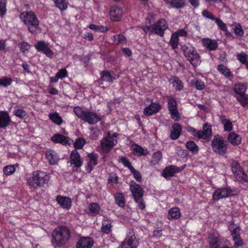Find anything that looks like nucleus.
Here are the masks:
<instances>
[{
  "label": "nucleus",
  "mask_w": 248,
  "mask_h": 248,
  "mask_svg": "<svg viewBox=\"0 0 248 248\" xmlns=\"http://www.w3.org/2000/svg\"><path fill=\"white\" fill-rule=\"evenodd\" d=\"M94 244L93 240L89 237H82L78 241L77 248H91Z\"/></svg>",
  "instance_id": "17"
},
{
  "label": "nucleus",
  "mask_w": 248,
  "mask_h": 248,
  "mask_svg": "<svg viewBox=\"0 0 248 248\" xmlns=\"http://www.w3.org/2000/svg\"><path fill=\"white\" fill-rule=\"evenodd\" d=\"M19 18L28 26V30L30 32L34 33L38 30L39 21L32 11L22 12L19 15Z\"/></svg>",
  "instance_id": "3"
},
{
  "label": "nucleus",
  "mask_w": 248,
  "mask_h": 248,
  "mask_svg": "<svg viewBox=\"0 0 248 248\" xmlns=\"http://www.w3.org/2000/svg\"><path fill=\"white\" fill-rule=\"evenodd\" d=\"M110 18L113 21H119L123 15V11L117 7H112L109 13Z\"/></svg>",
  "instance_id": "26"
},
{
  "label": "nucleus",
  "mask_w": 248,
  "mask_h": 248,
  "mask_svg": "<svg viewBox=\"0 0 248 248\" xmlns=\"http://www.w3.org/2000/svg\"><path fill=\"white\" fill-rule=\"evenodd\" d=\"M134 200L135 202L138 203V206L140 209L142 210L144 209L145 207V204L143 202V197H139L138 199H135Z\"/></svg>",
  "instance_id": "61"
},
{
  "label": "nucleus",
  "mask_w": 248,
  "mask_h": 248,
  "mask_svg": "<svg viewBox=\"0 0 248 248\" xmlns=\"http://www.w3.org/2000/svg\"><path fill=\"white\" fill-rule=\"evenodd\" d=\"M237 59L243 64H246L248 62V56L244 53H241L237 55Z\"/></svg>",
  "instance_id": "58"
},
{
  "label": "nucleus",
  "mask_w": 248,
  "mask_h": 248,
  "mask_svg": "<svg viewBox=\"0 0 248 248\" xmlns=\"http://www.w3.org/2000/svg\"><path fill=\"white\" fill-rule=\"evenodd\" d=\"M227 140L232 145H238L241 143L242 138L240 135L234 132H231L228 135Z\"/></svg>",
  "instance_id": "30"
},
{
  "label": "nucleus",
  "mask_w": 248,
  "mask_h": 248,
  "mask_svg": "<svg viewBox=\"0 0 248 248\" xmlns=\"http://www.w3.org/2000/svg\"><path fill=\"white\" fill-rule=\"evenodd\" d=\"M52 141L56 143H60L64 145H70L72 140L67 137H65L60 134L54 135L51 137Z\"/></svg>",
  "instance_id": "18"
},
{
  "label": "nucleus",
  "mask_w": 248,
  "mask_h": 248,
  "mask_svg": "<svg viewBox=\"0 0 248 248\" xmlns=\"http://www.w3.org/2000/svg\"><path fill=\"white\" fill-rule=\"evenodd\" d=\"M168 108L171 117L175 121H179L180 119V114L177 108V104L175 99L171 97H168Z\"/></svg>",
  "instance_id": "9"
},
{
  "label": "nucleus",
  "mask_w": 248,
  "mask_h": 248,
  "mask_svg": "<svg viewBox=\"0 0 248 248\" xmlns=\"http://www.w3.org/2000/svg\"><path fill=\"white\" fill-rule=\"evenodd\" d=\"M129 185L130 191L134 199L143 197V190L139 184H137L134 181L131 180Z\"/></svg>",
  "instance_id": "14"
},
{
  "label": "nucleus",
  "mask_w": 248,
  "mask_h": 248,
  "mask_svg": "<svg viewBox=\"0 0 248 248\" xmlns=\"http://www.w3.org/2000/svg\"><path fill=\"white\" fill-rule=\"evenodd\" d=\"M139 240L135 235L133 230H130L125 239V248H137Z\"/></svg>",
  "instance_id": "13"
},
{
  "label": "nucleus",
  "mask_w": 248,
  "mask_h": 248,
  "mask_svg": "<svg viewBox=\"0 0 248 248\" xmlns=\"http://www.w3.org/2000/svg\"><path fill=\"white\" fill-rule=\"evenodd\" d=\"M232 240L234 242V246L235 247L242 246L243 245V242L240 236L238 237L233 236Z\"/></svg>",
  "instance_id": "60"
},
{
  "label": "nucleus",
  "mask_w": 248,
  "mask_h": 248,
  "mask_svg": "<svg viewBox=\"0 0 248 248\" xmlns=\"http://www.w3.org/2000/svg\"><path fill=\"white\" fill-rule=\"evenodd\" d=\"M30 48V45L25 42H23L20 44V50L22 52L25 53L28 51Z\"/></svg>",
  "instance_id": "63"
},
{
  "label": "nucleus",
  "mask_w": 248,
  "mask_h": 248,
  "mask_svg": "<svg viewBox=\"0 0 248 248\" xmlns=\"http://www.w3.org/2000/svg\"><path fill=\"white\" fill-rule=\"evenodd\" d=\"M232 190L229 188H219L216 189L213 194V199L215 201L227 198L232 196Z\"/></svg>",
  "instance_id": "11"
},
{
  "label": "nucleus",
  "mask_w": 248,
  "mask_h": 248,
  "mask_svg": "<svg viewBox=\"0 0 248 248\" xmlns=\"http://www.w3.org/2000/svg\"><path fill=\"white\" fill-rule=\"evenodd\" d=\"M212 147L214 152L221 155L226 153L228 148L226 141L219 135L214 136L212 141Z\"/></svg>",
  "instance_id": "7"
},
{
  "label": "nucleus",
  "mask_w": 248,
  "mask_h": 248,
  "mask_svg": "<svg viewBox=\"0 0 248 248\" xmlns=\"http://www.w3.org/2000/svg\"><path fill=\"white\" fill-rule=\"evenodd\" d=\"M118 134L109 132L107 136L100 141V148L102 152L108 153L117 143Z\"/></svg>",
  "instance_id": "6"
},
{
  "label": "nucleus",
  "mask_w": 248,
  "mask_h": 248,
  "mask_svg": "<svg viewBox=\"0 0 248 248\" xmlns=\"http://www.w3.org/2000/svg\"><path fill=\"white\" fill-rule=\"evenodd\" d=\"M174 34H176V36L179 37V36H186L187 35V31L186 29H183L178 30L176 32H173Z\"/></svg>",
  "instance_id": "64"
},
{
  "label": "nucleus",
  "mask_w": 248,
  "mask_h": 248,
  "mask_svg": "<svg viewBox=\"0 0 248 248\" xmlns=\"http://www.w3.org/2000/svg\"><path fill=\"white\" fill-rule=\"evenodd\" d=\"M185 165L181 167L174 165L169 166L163 170L162 176L165 178L172 177L175 173L181 171L185 168Z\"/></svg>",
  "instance_id": "15"
},
{
  "label": "nucleus",
  "mask_w": 248,
  "mask_h": 248,
  "mask_svg": "<svg viewBox=\"0 0 248 248\" xmlns=\"http://www.w3.org/2000/svg\"><path fill=\"white\" fill-rule=\"evenodd\" d=\"M202 15L206 18L211 20H214L215 18H214L213 14L207 10H204L202 12Z\"/></svg>",
  "instance_id": "62"
},
{
  "label": "nucleus",
  "mask_w": 248,
  "mask_h": 248,
  "mask_svg": "<svg viewBox=\"0 0 248 248\" xmlns=\"http://www.w3.org/2000/svg\"><path fill=\"white\" fill-rule=\"evenodd\" d=\"M11 122V118L7 112L0 111V128H5Z\"/></svg>",
  "instance_id": "20"
},
{
  "label": "nucleus",
  "mask_w": 248,
  "mask_h": 248,
  "mask_svg": "<svg viewBox=\"0 0 248 248\" xmlns=\"http://www.w3.org/2000/svg\"><path fill=\"white\" fill-rule=\"evenodd\" d=\"M186 148L193 154H197L199 151V147L193 141H189L186 143Z\"/></svg>",
  "instance_id": "42"
},
{
  "label": "nucleus",
  "mask_w": 248,
  "mask_h": 248,
  "mask_svg": "<svg viewBox=\"0 0 248 248\" xmlns=\"http://www.w3.org/2000/svg\"><path fill=\"white\" fill-rule=\"evenodd\" d=\"M208 243L210 248H218L219 245L218 244V239L217 237H209Z\"/></svg>",
  "instance_id": "50"
},
{
  "label": "nucleus",
  "mask_w": 248,
  "mask_h": 248,
  "mask_svg": "<svg viewBox=\"0 0 248 248\" xmlns=\"http://www.w3.org/2000/svg\"><path fill=\"white\" fill-rule=\"evenodd\" d=\"M89 28L91 30L95 31H98L101 32H104L108 30V29L107 27H105L103 26H98L93 24L89 25Z\"/></svg>",
  "instance_id": "47"
},
{
  "label": "nucleus",
  "mask_w": 248,
  "mask_h": 248,
  "mask_svg": "<svg viewBox=\"0 0 248 248\" xmlns=\"http://www.w3.org/2000/svg\"><path fill=\"white\" fill-rule=\"evenodd\" d=\"M13 81L11 78L8 77H3L0 78V85L4 87H7L10 86Z\"/></svg>",
  "instance_id": "49"
},
{
  "label": "nucleus",
  "mask_w": 248,
  "mask_h": 248,
  "mask_svg": "<svg viewBox=\"0 0 248 248\" xmlns=\"http://www.w3.org/2000/svg\"><path fill=\"white\" fill-rule=\"evenodd\" d=\"M181 216L180 209L176 207H172L168 212V218L170 220L177 219Z\"/></svg>",
  "instance_id": "34"
},
{
  "label": "nucleus",
  "mask_w": 248,
  "mask_h": 248,
  "mask_svg": "<svg viewBox=\"0 0 248 248\" xmlns=\"http://www.w3.org/2000/svg\"><path fill=\"white\" fill-rule=\"evenodd\" d=\"M162 157V153L160 151H157L153 154L150 161L151 165H155L157 164L160 161Z\"/></svg>",
  "instance_id": "38"
},
{
  "label": "nucleus",
  "mask_w": 248,
  "mask_h": 248,
  "mask_svg": "<svg viewBox=\"0 0 248 248\" xmlns=\"http://www.w3.org/2000/svg\"><path fill=\"white\" fill-rule=\"evenodd\" d=\"M131 148L134 153L137 155H146L149 154L146 149H143L137 144H132Z\"/></svg>",
  "instance_id": "33"
},
{
  "label": "nucleus",
  "mask_w": 248,
  "mask_h": 248,
  "mask_svg": "<svg viewBox=\"0 0 248 248\" xmlns=\"http://www.w3.org/2000/svg\"><path fill=\"white\" fill-rule=\"evenodd\" d=\"M179 43V38L176 36V34L173 33L171 34L170 40L169 42V44L172 49H174L178 46Z\"/></svg>",
  "instance_id": "45"
},
{
  "label": "nucleus",
  "mask_w": 248,
  "mask_h": 248,
  "mask_svg": "<svg viewBox=\"0 0 248 248\" xmlns=\"http://www.w3.org/2000/svg\"><path fill=\"white\" fill-rule=\"evenodd\" d=\"M212 128L210 125L205 124L203 126V130L197 131L195 137L202 141H208L212 137Z\"/></svg>",
  "instance_id": "10"
},
{
  "label": "nucleus",
  "mask_w": 248,
  "mask_h": 248,
  "mask_svg": "<svg viewBox=\"0 0 248 248\" xmlns=\"http://www.w3.org/2000/svg\"><path fill=\"white\" fill-rule=\"evenodd\" d=\"M50 178L49 174L46 172L36 170L32 172V176L28 179L27 183L31 187L37 189L47 185Z\"/></svg>",
  "instance_id": "1"
},
{
  "label": "nucleus",
  "mask_w": 248,
  "mask_h": 248,
  "mask_svg": "<svg viewBox=\"0 0 248 248\" xmlns=\"http://www.w3.org/2000/svg\"><path fill=\"white\" fill-rule=\"evenodd\" d=\"M88 157L90 160L86 167V170L88 172H91L93 170V167L97 164L98 155L95 153H91L88 155Z\"/></svg>",
  "instance_id": "27"
},
{
  "label": "nucleus",
  "mask_w": 248,
  "mask_h": 248,
  "mask_svg": "<svg viewBox=\"0 0 248 248\" xmlns=\"http://www.w3.org/2000/svg\"><path fill=\"white\" fill-rule=\"evenodd\" d=\"M147 21H149V24H150L149 20H147L146 25L142 28V29L146 33L149 35L155 32L156 34L162 36L164 34V31L168 28L167 22L164 19H160L155 24L152 26L148 25Z\"/></svg>",
  "instance_id": "4"
},
{
  "label": "nucleus",
  "mask_w": 248,
  "mask_h": 248,
  "mask_svg": "<svg viewBox=\"0 0 248 248\" xmlns=\"http://www.w3.org/2000/svg\"><path fill=\"white\" fill-rule=\"evenodd\" d=\"M182 50L184 55L187 58L191 64L194 66L201 63L200 56L196 50L190 44H187L182 46Z\"/></svg>",
  "instance_id": "5"
},
{
  "label": "nucleus",
  "mask_w": 248,
  "mask_h": 248,
  "mask_svg": "<svg viewBox=\"0 0 248 248\" xmlns=\"http://www.w3.org/2000/svg\"><path fill=\"white\" fill-rule=\"evenodd\" d=\"M69 229L65 226H58L52 233V242L57 246H62L67 242L70 237Z\"/></svg>",
  "instance_id": "2"
},
{
  "label": "nucleus",
  "mask_w": 248,
  "mask_h": 248,
  "mask_svg": "<svg viewBox=\"0 0 248 248\" xmlns=\"http://www.w3.org/2000/svg\"><path fill=\"white\" fill-rule=\"evenodd\" d=\"M100 119L99 117L95 113L86 111L82 120L90 124H93L97 123Z\"/></svg>",
  "instance_id": "19"
},
{
  "label": "nucleus",
  "mask_w": 248,
  "mask_h": 248,
  "mask_svg": "<svg viewBox=\"0 0 248 248\" xmlns=\"http://www.w3.org/2000/svg\"><path fill=\"white\" fill-rule=\"evenodd\" d=\"M125 167L127 168L132 173L134 178L138 182H141L142 177L140 173L136 170L132 166L131 163L125 158Z\"/></svg>",
  "instance_id": "21"
},
{
  "label": "nucleus",
  "mask_w": 248,
  "mask_h": 248,
  "mask_svg": "<svg viewBox=\"0 0 248 248\" xmlns=\"http://www.w3.org/2000/svg\"><path fill=\"white\" fill-rule=\"evenodd\" d=\"M247 86L243 83H239L235 84L234 91L237 94L242 95L244 94L247 90Z\"/></svg>",
  "instance_id": "36"
},
{
  "label": "nucleus",
  "mask_w": 248,
  "mask_h": 248,
  "mask_svg": "<svg viewBox=\"0 0 248 248\" xmlns=\"http://www.w3.org/2000/svg\"><path fill=\"white\" fill-rule=\"evenodd\" d=\"M203 46L211 51L215 50L218 46V43L215 40L204 38L202 40Z\"/></svg>",
  "instance_id": "29"
},
{
  "label": "nucleus",
  "mask_w": 248,
  "mask_h": 248,
  "mask_svg": "<svg viewBox=\"0 0 248 248\" xmlns=\"http://www.w3.org/2000/svg\"><path fill=\"white\" fill-rule=\"evenodd\" d=\"M169 7L175 8H183L186 5V0H164Z\"/></svg>",
  "instance_id": "28"
},
{
  "label": "nucleus",
  "mask_w": 248,
  "mask_h": 248,
  "mask_svg": "<svg viewBox=\"0 0 248 248\" xmlns=\"http://www.w3.org/2000/svg\"><path fill=\"white\" fill-rule=\"evenodd\" d=\"M35 48L38 51L42 52L47 57H51L54 53L48 46L47 44L44 41H39L35 45Z\"/></svg>",
  "instance_id": "16"
},
{
  "label": "nucleus",
  "mask_w": 248,
  "mask_h": 248,
  "mask_svg": "<svg viewBox=\"0 0 248 248\" xmlns=\"http://www.w3.org/2000/svg\"><path fill=\"white\" fill-rule=\"evenodd\" d=\"M13 114L21 119H26L29 116L25 110L20 108L15 109L13 111Z\"/></svg>",
  "instance_id": "40"
},
{
  "label": "nucleus",
  "mask_w": 248,
  "mask_h": 248,
  "mask_svg": "<svg viewBox=\"0 0 248 248\" xmlns=\"http://www.w3.org/2000/svg\"><path fill=\"white\" fill-rule=\"evenodd\" d=\"M74 111L76 116H77L79 118L82 119L86 111H84L79 107H76L74 108Z\"/></svg>",
  "instance_id": "54"
},
{
  "label": "nucleus",
  "mask_w": 248,
  "mask_h": 248,
  "mask_svg": "<svg viewBox=\"0 0 248 248\" xmlns=\"http://www.w3.org/2000/svg\"><path fill=\"white\" fill-rule=\"evenodd\" d=\"M57 7L61 10L64 11L67 8V4L65 0H52Z\"/></svg>",
  "instance_id": "44"
},
{
  "label": "nucleus",
  "mask_w": 248,
  "mask_h": 248,
  "mask_svg": "<svg viewBox=\"0 0 248 248\" xmlns=\"http://www.w3.org/2000/svg\"><path fill=\"white\" fill-rule=\"evenodd\" d=\"M70 162L73 170L76 171L82 165L81 157L76 150H73L70 155Z\"/></svg>",
  "instance_id": "12"
},
{
  "label": "nucleus",
  "mask_w": 248,
  "mask_h": 248,
  "mask_svg": "<svg viewBox=\"0 0 248 248\" xmlns=\"http://www.w3.org/2000/svg\"><path fill=\"white\" fill-rule=\"evenodd\" d=\"M86 143L85 140L83 138H78L76 140V142L74 143V147L75 148V150L77 149H80L83 148V146Z\"/></svg>",
  "instance_id": "53"
},
{
  "label": "nucleus",
  "mask_w": 248,
  "mask_h": 248,
  "mask_svg": "<svg viewBox=\"0 0 248 248\" xmlns=\"http://www.w3.org/2000/svg\"><path fill=\"white\" fill-rule=\"evenodd\" d=\"M6 3L7 0H0V16L1 17L6 14Z\"/></svg>",
  "instance_id": "55"
},
{
  "label": "nucleus",
  "mask_w": 248,
  "mask_h": 248,
  "mask_svg": "<svg viewBox=\"0 0 248 248\" xmlns=\"http://www.w3.org/2000/svg\"><path fill=\"white\" fill-rule=\"evenodd\" d=\"M173 86L177 91H181L183 89L182 82L177 78H175L172 82Z\"/></svg>",
  "instance_id": "51"
},
{
  "label": "nucleus",
  "mask_w": 248,
  "mask_h": 248,
  "mask_svg": "<svg viewBox=\"0 0 248 248\" xmlns=\"http://www.w3.org/2000/svg\"><path fill=\"white\" fill-rule=\"evenodd\" d=\"M118 176L116 174H110L108 178V183L111 185L118 183Z\"/></svg>",
  "instance_id": "59"
},
{
  "label": "nucleus",
  "mask_w": 248,
  "mask_h": 248,
  "mask_svg": "<svg viewBox=\"0 0 248 248\" xmlns=\"http://www.w3.org/2000/svg\"><path fill=\"white\" fill-rule=\"evenodd\" d=\"M217 70L220 73L223 74L225 77L229 78H232V75L230 70L225 65L223 64H219L217 66Z\"/></svg>",
  "instance_id": "37"
},
{
  "label": "nucleus",
  "mask_w": 248,
  "mask_h": 248,
  "mask_svg": "<svg viewBox=\"0 0 248 248\" xmlns=\"http://www.w3.org/2000/svg\"><path fill=\"white\" fill-rule=\"evenodd\" d=\"M111 224L110 220H104L102 223L101 228L102 231L106 234L110 232L111 230Z\"/></svg>",
  "instance_id": "43"
},
{
  "label": "nucleus",
  "mask_w": 248,
  "mask_h": 248,
  "mask_svg": "<svg viewBox=\"0 0 248 248\" xmlns=\"http://www.w3.org/2000/svg\"><path fill=\"white\" fill-rule=\"evenodd\" d=\"M3 172L6 175H10L15 171V168L14 166L9 165L3 168Z\"/></svg>",
  "instance_id": "56"
},
{
  "label": "nucleus",
  "mask_w": 248,
  "mask_h": 248,
  "mask_svg": "<svg viewBox=\"0 0 248 248\" xmlns=\"http://www.w3.org/2000/svg\"><path fill=\"white\" fill-rule=\"evenodd\" d=\"M214 20L220 30L225 31L226 32H228V30L227 25L222 21V20H221L220 18H215Z\"/></svg>",
  "instance_id": "52"
},
{
  "label": "nucleus",
  "mask_w": 248,
  "mask_h": 248,
  "mask_svg": "<svg viewBox=\"0 0 248 248\" xmlns=\"http://www.w3.org/2000/svg\"><path fill=\"white\" fill-rule=\"evenodd\" d=\"M49 119L55 124L60 125H61L63 122V120H62V117L60 115L59 113L57 112H55L52 113H49L48 114Z\"/></svg>",
  "instance_id": "35"
},
{
  "label": "nucleus",
  "mask_w": 248,
  "mask_h": 248,
  "mask_svg": "<svg viewBox=\"0 0 248 248\" xmlns=\"http://www.w3.org/2000/svg\"><path fill=\"white\" fill-rule=\"evenodd\" d=\"M232 170L236 179L239 182H248V177L238 163L234 160L232 163Z\"/></svg>",
  "instance_id": "8"
},
{
  "label": "nucleus",
  "mask_w": 248,
  "mask_h": 248,
  "mask_svg": "<svg viewBox=\"0 0 248 248\" xmlns=\"http://www.w3.org/2000/svg\"><path fill=\"white\" fill-rule=\"evenodd\" d=\"M182 131V127L178 123H175L171 126V132L170 134V138L172 140L177 139Z\"/></svg>",
  "instance_id": "31"
},
{
  "label": "nucleus",
  "mask_w": 248,
  "mask_h": 248,
  "mask_svg": "<svg viewBox=\"0 0 248 248\" xmlns=\"http://www.w3.org/2000/svg\"><path fill=\"white\" fill-rule=\"evenodd\" d=\"M236 99L243 106H245L248 104V94L244 93L242 95H240L237 97Z\"/></svg>",
  "instance_id": "48"
},
{
  "label": "nucleus",
  "mask_w": 248,
  "mask_h": 248,
  "mask_svg": "<svg viewBox=\"0 0 248 248\" xmlns=\"http://www.w3.org/2000/svg\"><path fill=\"white\" fill-rule=\"evenodd\" d=\"M219 121L223 125L224 131L231 132L232 130L233 124L232 122L229 119L226 118L225 115H220L219 116Z\"/></svg>",
  "instance_id": "23"
},
{
  "label": "nucleus",
  "mask_w": 248,
  "mask_h": 248,
  "mask_svg": "<svg viewBox=\"0 0 248 248\" xmlns=\"http://www.w3.org/2000/svg\"><path fill=\"white\" fill-rule=\"evenodd\" d=\"M235 34L238 37H242L244 35V31L241 25L238 23H233L232 26Z\"/></svg>",
  "instance_id": "39"
},
{
  "label": "nucleus",
  "mask_w": 248,
  "mask_h": 248,
  "mask_svg": "<svg viewBox=\"0 0 248 248\" xmlns=\"http://www.w3.org/2000/svg\"><path fill=\"white\" fill-rule=\"evenodd\" d=\"M124 41V35L123 34H117L114 36V43L118 45L120 44H123Z\"/></svg>",
  "instance_id": "57"
},
{
  "label": "nucleus",
  "mask_w": 248,
  "mask_h": 248,
  "mask_svg": "<svg viewBox=\"0 0 248 248\" xmlns=\"http://www.w3.org/2000/svg\"><path fill=\"white\" fill-rule=\"evenodd\" d=\"M116 203L120 207H124V196L122 193H117L115 195Z\"/></svg>",
  "instance_id": "46"
},
{
  "label": "nucleus",
  "mask_w": 248,
  "mask_h": 248,
  "mask_svg": "<svg viewBox=\"0 0 248 248\" xmlns=\"http://www.w3.org/2000/svg\"><path fill=\"white\" fill-rule=\"evenodd\" d=\"M89 214L92 216H95L99 213L100 207L96 203H92L89 205Z\"/></svg>",
  "instance_id": "41"
},
{
  "label": "nucleus",
  "mask_w": 248,
  "mask_h": 248,
  "mask_svg": "<svg viewBox=\"0 0 248 248\" xmlns=\"http://www.w3.org/2000/svg\"><path fill=\"white\" fill-rule=\"evenodd\" d=\"M160 108L161 106L159 104L153 103L144 108L143 113L146 116H151L157 112Z\"/></svg>",
  "instance_id": "22"
},
{
  "label": "nucleus",
  "mask_w": 248,
  "mask_h": 248,
  "mask_svg": "<svg viewBox=\"0 0 248 248\" xmlns=\"http://www.w3.org/2000/svg\"><path fill=\"white\" fill-rule=\"evenodd\" d=\"M56 201L63 208L69 209L71 206V201L69 198L58 195Z\"/></svg>",
  "instance_id": "24"
},
{
  "label": "nucleus",
  "mask_w": 248,
  "mask_h": 248,
  "mask_svg": "<svg viewBox=\"0 0 248 248\" xmlns=\"http://www.w3.org/2000/svg\"><path fill=\"white\" fill-rule=\"evenodd\" d=\"M100 79H99L97 81L102 84L103 81L108 82L109 83L113 82L115 78L113 76V74H111L110 72L107 70H103L100 73Z\"/></svg>",
  "instance_id": "25"
},
{
  "label": "nucleus",
  "mask_w": 248,
  "mask_h": 248,
  "mask_svg": "<svg viewBox=\"0 0 248 248\" xmlns=\"http://www.w3.org/2000/svg\"><path fill=\"white\" fill-rule=\"evenodd\" d=\"M46 159L51 164H55L59 160L57 154L53 150H49L46 154Z\"/></svg>",
  "instance_id": "32"
}]
</instances>
